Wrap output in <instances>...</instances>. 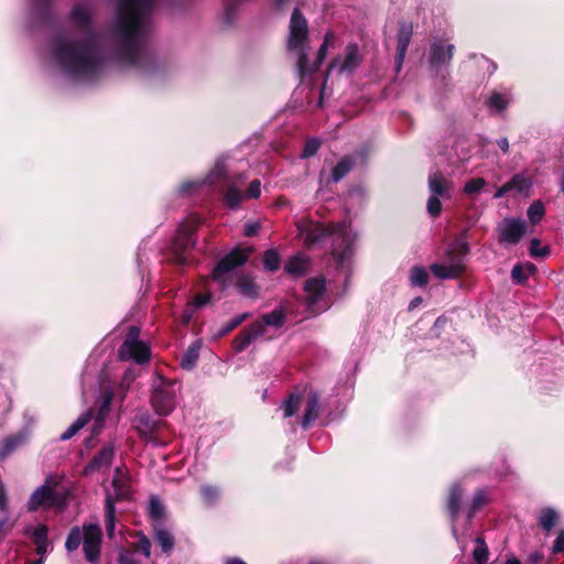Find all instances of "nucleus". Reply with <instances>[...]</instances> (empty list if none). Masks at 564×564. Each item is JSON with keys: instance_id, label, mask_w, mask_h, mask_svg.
Returning a JSON list of instances; mask_svg holds the SVG:
<instances>
[{"instance_id": "obj_1", "label": "nucleus", "mask_w": 564, "mask_h": 564, "mask_svg": "<svg viewBox=\"0 0 564 564\" xmlns=\"http://www.w3.org/2000/svg\"><path fill=\"white\" fill-rule=\"evenodd\" d=\"M117 29L124 50L134 63L139 42L150 25V18L161 0H118Z\"/></svg>"}, {"instance_id": "obj_2", "label": "nucleus", "mask_w": 564, "mask_h": 564, "mask_svg": "<svg viewBox=\"0 0 564 564\" xmlns=\"http://www.w3.org/2000/svg\"><path fill=\"white\" fill-rule=\"evenodd\" d=\"M307 32L308 29L305 18L301 14L299 9H295L292 13L290 22L288 48L289 51L296 52L299 55L297 68L301 76H304L306 73L315 72L324 62L327 54V50L335 48L337 41L335 34L328 32L325 35L324 42L318 50L316 62L314 63V65L308 66L306 58Z\"/></svg>"}, {"instance_id": "obj_3", "label": "nucleus", "mask_w": 564, "mask_h": 564, "mask_svg": "<svg viewBox=\"0 0 564 564\" xmlns=\"http://www.w3.org/2000/svg\"><path fill=\"white\" fill-rule=\"evenodd\" d=\"M54 56L67 72L85 78L96 74L101 65L99 55L90 41L82 44L58 41L54 48Z\"/></svg>"}, {"instance_id": "obj_4", "label": "nucleus", "mask_w": 564, "mask_h": 564, "mask_svg": "<svg viewBox=\"0 0 564 564\" xmlns=\"http://www.w3.org/2000/svg\"><path fill=\"white\" fill-rule=\"evenodd\" d=\"M299 236L303 238L307 246L319 242L325 237L332 238L333 256L337 258L340 264L349 256L354 237L350 235L345 223L332 224L325 226L313 221H303L297 225Z\"/></svg>"}, {"instance_id": "obj_5", "label": "nucleus", "mask_w": 564, "mask_h": 564, "mask_svg": "<svg viewBox=\"0 0 564 564\" xmlns=\"http://www.w3.org/2000/svg\"><path fill=\"white\" fill-rule=\"evenodd\" d=\"M101 529L97 523H84L82 528L70 530L65 546L68 551H75L83 543L85 557L88 562H96L101 547Z\"/></svg>"}, {"instance_id": "obj_6", "label": "nucleus", "mask_w": 564, "mask_h": 564, "mask_svg": "<svg viewBox=\"0 0 564 564\" xmlns=\"http://www.w3.org/2000/svg\"><path fill=\"white\" fill-rule=\"evenodd\" d=\"M251 253L250 248H237L221 259L213 270L212 279L221 290L230 286L236 278V268L242 265Z\"/></svg>"}, {"instance_id": "obj_7", "label": "nucleus", "mask_w": 564, "mask_h": 564, "mask_svg": "<svg viewBox=\"0 0 564 564\" xmlns=\"http://www.w3.org/2000/svg\"><path fill=\"white\" fill-rule=\"evenodd\" d=\"M454 188L453 181L443 174L435 172L429 176V191L431 196L427 200V212L431 216L436 217L442 210L441 198L449 199Z\"/></svg>"}, {"instance_id": "obj_8", "label": "nucleus", "mask_w": 564, "mask_h": 564, "mask_svg": "<svg viewBox=\"0 0 564 564\" xmlns=\"http://www.w3.org/2000/svg\"><path fill=\"white\" fill-rule=\"evenodd\" d=\"M140 328L132 326L129 328L128 335L119 349L121 359H132L138 364H144L150 360L149 346L139 340Z\"/></svg>"}, {"instance_id": "obj_9", "label": "nucleus", "mask_w": 564, "mask_h": 564, "mask_svg": "<svg viewBox=\"0 0 564 564\" xmlns=\"http://www.w3.org/2000/svg\"><path fill=\"white\" fill-rule=\"evenodd\" d=\"M198 225H199V217L192 216L185 223H183L177 229V234L173 241V251H174L175 256L177 257V261L182 264L185 263V259L182 256V253L185 252L186 250L193 248L195 245L193 235H194L196 228L198 227Z\"/></svg>"}, {"instance_id": "obj_10", "label": "nucleus", "mask_w": 564, "mask_h": 564, "mask_svg": "<svg viewBox=\"0 0 564 564\" xmlns=\"http://www.w3.org/2000/svg\"><path fill=\"white\" fill-rule=\"evenodd\" d=\"M151 402L156 413L161 415L169 414L175 405L174 384L160 379L159 386L153 390Z\"/></svg>"}, {"instance_id": "obj_11", "label": "nucleus", "mask_w": 564, "mask_h": 564, "mask_svg": "<svg viewBox=\"0 0 564 564\" xmlns=\"http://www.w3.org/2000/svg\"><path fill=\"white\" fill-rule=\"evenodd\" d=\"M361 55L357 44H349L343 55L334 58L328 65V74L336 70L339 74H351L360 64Z\"/></svg>"}, {"instance_id": "obj_12", "label": "nucleus", "mask_w": 564, "mask_h": 564, "mask_svg": "<svg viewBox=\"0 0 564 564\" xmlns=\"http://www.w3.org/2000/svg\"><path fill=\"white\" fill-rule=\"evenodd\" d=\"M527 225L519 218H505L497 227L498 241L503 245H517L525 234Z\"/></svg>"}, {"instance_id": "obj_13", "label": "nucleus", "mask_w": 564, "mask_h": 564, "mask_svg": "<svg viewBox=\"0 0 564 564\" xmlns=\"http://www.w3.org/2000/svg\"><path fill=\"white\" fill-rule=\"evenodd\" d=\"M260 193H261L260 181L254 180L250 183L249 188L245 195H242L240 189L237 188L235 185L229 186L225 194V200L229 207L236 208L239 206L240 202L243 198H257L260 196Z\"/></svg>"}, {"instance_id": "obj_14", "label": "nucleus", "mask_w": 564, "mask_h": 564, "mask_svg": "<svg viewBox=\"0 0 564 564\" xmlns=\"http://www.w3.org/2000/svg\"><path fill=\"white\" fill-rule=\"evenodd\" d=\"M55 500L53 489L48 486H42L32 494L29 501V509L36 510L40 507H53L55 506Z\"/></svg>"}, {"instance_id": "obj_15", "label": "nucleus", "mask_w": 564, "mask_h": 564, "mask_svg": "<svg viewBox=\"0 0 564 564\" xmlns=\"http://www.w3.org/2000/svg\"><path fill=\"white\" fill-rule=\"evenodd\" d=\"M113 456V446L107 445L102 447V449L96 456H94L91 462L86 466L85 473L89 474L95 470L108 469L112 463Z\"/></svg>"}, {"instance_id": "obj_16", "label": "nucleus", "mask_w": 564, "mask_h": 564, "mask_svg": "<svg viewBox=\"0 0 564 564\" xmlns=\"http://www.w3.org/2000/svg\"><path fill=\"white\" fill-rule=\"evenodd\" d=\"M412 34H413L412 24L408 23V22H403L400 25V29L398 32L397 63L399 66H401V64L404 61Z\"/></svg>"}, {"instance_id": "obj_17", "label": "nucleus", "mask_w": 564, "mask_h": 564, "mask_svg": "<svg viewBox=\"0 0 564 564\" xmlns=\"http://www.w3.org/2000/svg\"><path fill=\"white\" fill-rule=\"evenodd\" d=\"M263 335V325L261 323H253L248 329L242 332L234 340V347L237 351H242L249 344Z\"/></svg>"}, {"instance_id": "obj_18", "label": "nucleus", "mask_w": 564, "mask_h": 564, "mask_svg": "<svg viewBox=\"0 0 564 564\" xmlns=\"http://www.w3.org/2000/svg\"><path fill=\"white\" fill-rule=\"evenodd\" d=\"M432 273L438 279H455L464 271V264L460 260H455L449 264H432Z\"/></svg>"}, {"instance_id": "obj_19", "label": "nucleus", "mask_w": 564, "mask_h": 564, "mask_svg": "<svg viewBox=\"0 0 564 564\" xmlns=\"http://www.w3.org/2000/svg\"><path fill=\"white\" fill-rule=\"evenodd\" d=\"M454 45L448 44L446 46L441 43H435L431 48V63L433 65H441L449 62L453 57Z\"/></svg>"}, {"instance_id": "obj_20", "label": "nucleus", "mask_w": 564, "mask_h": 564, "mask_svg": "<svg viewBox=\"0 0 564 564\" xmlns=\"http://www.w3.org/2000/svg\"><path fill=\"white\" fill-rule=\"evenodd\" d=\"M318 395L311 391L307 395L305 413L302 420L303 427H307L318 417Z\"/></svg>"}, {"instance_id": "obj_21", "label": "nucleus", "mask_w": 564, "mask_h": 564, "mask_svg": "<svg viewBox=\"0 0 564 564\" xmlns=\"http://www.w3.org/2000/svg\"><path fill=\"white\" fill-rule=\"evenodd\" d=\"M560 516L552 508H544L539 514V524L542 530L549 533L558 522Z\"/></svg>"}, {"instance_id": "obj_22", "label": "nucleus", "mask_w": 564, "mask_h": 564, "mask_svg": "<svg viewBox=\"0 0 564 564\" xmlns=\"http://www.w3.org/2000/svg\"><path fill=\"white\" fill-rule=\"evenodd\" d=\"M304 290L306 292V297L308 303L314 304L318 296L325 290V281L322 279H311L305 283Z\"/></svg>"}, {"instance_id": "obj_23", "label": "nucleus", "mask_w": 564, "mask_h": 564, "mask_svg": "<svg viewBox=\"0 0 564 564\" xmlns=\"http://www.w3.org/2000/svg\"><path fill=\"white\" fill-rule=\"evenodd\" d=\"M112 486L116 492L117 499H122L127 497L129 492L128 479L124 471L120 468H116Z\"/></svg>"}, {"instance_id": "obj_24", "label": "nucleus", "mask_w": 564, "mask_h": 564, "mask_svg": "<svg viewBox=\"0 0 564 564\" xmlns=\"http://www.w3.org/2000/svg\"><path fill=\"white\" fill-rule=\"evenodd\" d=\"M32 538L36 545L37 554L43 555L47 551V547H48L46 525H44V524L36 525L32 532Z\"/></svg>"}, {"instance_id": "obj_25", "label": "nucleus", "mask_w": 564, "mask_h": 564, "mask_svg": "<svg viewBox=\"0 0 564 564\" xmlns=\"http://www.w3.org/2000/svg\"><path fill=\"white\" fill-rule=\"evenodd\" d=\"M536 268L533 263L527 262L524 264H517L511 271V276L517 283H523L534 274Z\"/></svg>"}, {"instance_id": "obj_26", "label": "nucleus", "mask_w": 564, "mask_h": 564, "mask_svg": "<svg viewBox=\"0 0 564 564\" xmlns=\"http://www.w3.org/2000/svg\"><path fill=\"white\" fill-rule=\"evenodd\" d=\"M154 539L163 552H170L174 546L173 535L165 529L154 525Z\"/></svg>"}, {"instance_id": "obj_27", "label": "nucleus", "mask_w": 564, "mask_h": 564, "mask_svg": "<svg viewBox=\"0 0 564 564\" xmlns=\"http://www.w3.org/2000/svg\"><path fill=\"white\" fill-rule=\"evenodd\" d=\"M237 288L239 292L248 297L258 296V286L250 276L240 275L237 279Z\"/></svg>"}, {"instance_id": "obj_28", "label": "nucleus", "mask_w": 564, "mask_h": 564, "mask_svg": "<svg viewBox=\"0 0 564 564\" xmlns=\"http://www.w3.org/2000/svg\"><path fill=\"white\" fill-rule=\"evenodd\" d=\"M116 509L115 502L112 498L108 495L106 500V530L109 536L113 535L115 527H116Z\"/></svg>"}, {"instance_id": "obj_29", "label": "nucleus", "mask_w": 564, "mask_h": 564, "mask_svg": "<svg viewBox=\"0 0 564 564\" xmlns=\"http://www.w3.org/2000/svg\"><path fill=\"white\" fill-rule=\"evenodd\" d=\"M90 413L82 414L62 435L61 440L67 441L77 434L89 421Z\"/></svg>"}, {"instance_id": "obj_30", "label": "nucleus", "mask_w": 564, "mask_h": 564, "mask_svg": "<svg viewBox=\"0 0 564 564\" xmlns=\"http://www.w3.org/2000/svg\"><path fill=\"white\" fill-rule=\"evenodd\" d=\"M511 191H517L519 193L527 192L531 185L532 181L530 177L525 176L524 174H516L509 182H508Z\"/></svg>"}, {"instance_id": "obj_31", "label": "nucleus", "mask_w": 564, "mask_h": 564, "mask_svg": "<svg viewBox=\"0 0 564 564\" xmlns=\"http://www.w3.org/2000/svg\"><path fill=\"white\" fill-rule=\"evenodd\" d=\"M354 160L350 156L341 159L333 170V178L335 182L340 181L352 167Z\"/></svg>"}, {"instance_id": "obj_32", "label": "nucleus", "mask_w": 564, "mask_h": 564, "mask_svg": "<svg viewBox=\"0 0 564 564\" xmlns=\"http://www.w3.org/2000/svg\"><path fill=\"white\" fill-rule=\"evenodd\" d=\"M528 217L532 225L539 224L545 214L544 205L541 200H534L528 208Z\"/></svg>"}, {"instance_id": "obj_33", "label": "nucleus", "mask_w": 564, "mask_h": 564, "mask_svg": "<svg viewBox=\"0 0 564 564\" xmlns=\"http://www.w3.org/2000/svg\"><path fill=\"white\" fill-rule=\"evenodd\" d=\"M199 356V345L197 343L193 344L188 347V349L185 351L181 365L185 369H191L196 364Z\"/></svg>"}, {"instance_id": "obj_34", "label": "nucleus", "mask_w": 564, "mask_h": 564, "mask_svg": "<svg viewBox=\"0 0 564 564\" xmlns=\"http://www.w3.org/2000/svg\"><path fill=\"white\" fill-rule=\"evenodd\" d=\"M284 313L282 310H274L268 314L262 316V319L259 322L263 325V330L265 326H275L279 327L283 324Z\"/></svg>"}, {"instance_id": "obj_35", "label": "nucleus", "mask_w": 564, "mask_h": 564, "mask_svg": "<svg viewBox=\"0 0 564 564\" xmlns=\"http://www.w3.org/2000/svg\"><path fill=\"white\" fill-rule=\"evenodd\" d=\"M72 19L75 23L86 26L89 22V10L84 4L76 6L72 11Z\"/></svg>"}, {"instance_id": "obj_36", "label": "nucleus", "mask_w": 564, "mask_h": 564, "mask_svg": "<svg viewBox=\"0 0 564 564\" xmlns=\"http://www.w3.org/2000/svg\"><path fill=\"white\" fill-rule=\"evenodd\" d=\"M462 499V489L459 486L455 485L451 488L449 497H448V509L453 517L456 516L459 509V503Z\"/></svg>"}, {"instance_id": "obj_37", "label": "nucleus", "mask_w": 564, "mask_h": 564, "mask_svg": "<svg viewBox=\"0 0 564 564\" xmlns=\"http://www.w3.org/2000/svg\"><path fill=\"white\" fill-rule=\"evenodd\" d=\"M473 555L477 564H482L488 560V549L482 539H476Z\"/></svg>"}, {"instance_id": "obj_38", "label": "nucleus", "mask_w": 564, "mask_h": 564, "mask_svg": "<svg viewBox=\"0 0 564 564\" xmlns=\"http://www.w3.org/2000/svg\"><path fill=\"white\" fill-rule=\"evenodd\" d=\"M285 269L289 273L302 274L306 269V261L301 256H295L289 260Z\"/></svg>"}, {"instance_id": "obj_39", "label": "nucleus", "mask_w": 564, "mask_h": 564, "mask_svg": "<svg viewBox=\"0 0 564 564\" xmlns=\"http://www.w3.org/2000/svg\"><path fill=\"white\" fill-rule=\"evenodd\" d=\"M300 408V395L291 394L283 403L284 417L294 415Z\"/></svg>"}, {"instance_id": "obj_40", "label": "nucleus", "mask_w": 564, "mask_h": 564, "mask_svg": "<svg viewBox=\"0 0 564 564\" xmlns=\"http://www.w3.org/2000/svg\"><path fill=\"white\" fill-rule=\"evenodd\" d=\"M149 513L155 521L162 520L165 516V510L162 503L156 498H152L149 505Z\"/></svg>"}, {"instance_id": "obj_41", "label": "nucleus", "mask_w": 564, "mask_h": 564, "mask_svg": "<svg viewBox=\"0 0 564 564\" xmlns=\"http://www.w3.org/2000/svg\"><path fill=\"white\" fill-rule=\"evenodd\" d=\"M486 185V181L482 177H476L468 181L464 186V193L473 195L479 193Z\"/></svg>"}, {"instance_id": "obj_42", "label": "nucleus", "mask_w": 564, "mask_h": 564, "mask_svg": "<svg viewBox=\"0 0 564 564\" xmlns=\"http://www.w3.org/2000/svg\"><path fill=\"white\" fill-rule=\"evenodd\" d=\"M264 267L270 271H275L280 267V257L275 250H268L263 258Z\"/></svg>"}, {"instance_id": "obj_43", "label": "nucleus", "mask_w": 564, "mask_h": 564, "mask_svg": "<svg viewBox=\"0 0 564 564\" xmlns=\"http://www.w3.org/2000/svg\"><path fill=\"white\" fill-rule=\"evenodd\" d=\"M427 276L429 275H427V272L425 271V269L415 267L411 271L410 280L413 285L422 286V285L426 284Z\"/></svg>"}, {"instance_id": "obj_44", "label": "nucleus", "mask_w": 564, "mask_h": 564, "mask_svg": "<svg viewBox=\"0 0 564 564\" xmlns=\"http://www.w3.org/2000/svg\"><path fill=\"white\" fill-rule=\"evenodd\" d=\"M508 102L509 100L505 96L498 93H494L488 100V106L492 109L501 111L507 107Z\"/></svg>"}, {"instance_id": "obj_45", "label": "nucleus", "mask_w": 564, "mask_h": 564, "mask_svg": "<svg viewBox=\"0 0 564 564\" xmlns=\"http://www.w3.org/2000/svg\"><path fill=\"white\" fill-rule=\"evenodd\" d=\"M550 253V248L544 246L541 247V241L539 239H532L530 243V256L533 258L538 257H546Z\"/></svg>"}, {"instance_id": "obj_46", "label": "nucleus", "mask_w": 564, "mask_h": 564, "mask_svg": "<svg viewBox=\"0 0 564 564\" xmlns=\"http://www.w3.org/2000/svg\"><path fill=\"white\" fill-rule=\"evenodd\" d=\"M111 401H112V394L111 393H106L102 397V402L100 404V408H99V411H98V415H97V422L98 423H101L104 421V419L106 417V415L108 414Z\"/></svg>"}, {"instance_id": "obj_47", "label": "nucleus", "mask_w": 564, "mask_h": 564, "mask_svg": "<svg viewBox=\"0 0 564 564\" xmlns=\"http://www.w3.org/2000/svg\"><path fill=\"white\" fill-rule=\"evenodd\" d=\"M553 554L564 553V530H560L551 547Z\"/></svg>"}, {"instance_id": "obj_48", "label": "nucleus", "mask_w": 564, "mask_h": 564, "mask_svg": "<svg viewBox=\"0 0 564 564\" xmlns=\"http://www.w3.org/2000/svg\"><path fill=\"white\" fill-rule=\"evenodd\" d=\"M219 491L217 488L212 486H205L202 488V496L206 502L210 503L217 499Z\"/></svg>"}, {"instance_id": "obj_49", "label": "nucleus", "mask_w": 564, "mask_h": 564, "mask_svg": "<svg viewBox=\"0 0 564 564\" xmlns=\"http://www.w3.org/2000/svg\"><path fill=\"white\" fill-rule=\"evenodd\" d=\"M319 148V141L318 140H310L305 143L302 156L310 158L314 155Z\"/></svg>"}, {"instance_id": "obj_50", "label": "nucleus", "mask_w": 564, "mask_h": 564, "mask_svg": "<svg viewBox=\"0 0 564 564\" xmlns=\"http://www.w3.org/2000/svg\"><path fill=\"white\" fill-rule=\"evenodd\" d=\"M487 502V496L486 492L482 490L477 491V494L474 497L473 505H471V511L476 512L478 509H480L485 503Z\"/></svg>"}, {"instance_id": "obj_51", "label": "nucleus", "mask_w": 564, "mask_h": 564, "mask_svg": "<svg viewBox=\"0 0 564 564\" xmlns=\"http://www.w3.org/2000/svg\"><path fill=\"white\" fill-rule=\"evenodd\" d=\"M247 317H248L247 313L234 317L226 325V327L224 329V333H228V332L232 330L234 328L239 326Z\"/></svg>"}, {"instance_id": "obj_52", "label": "nucleus", "mask_w": 564, "mask_h": 564, "mask_svg": "<svg viewBox=\"0 0 564 564\" xmlns=\"http://www.w3.org/2000/svg\"><path fill=\"white\" fill-rule=\"evenodd\" d=\"M138 549L148 558L151 554V543H150L149 539L145 536H141L139 540Z\"/></svg>"}, {"instance_id": "obj_53", "label": "nucleus", "mask_w": 564, "mask_h": 564, "mask_svg": "<svg viewBox=\"0 0 564 564\" xmlns=\"http://www.w3.org/2000/svg\"><path fill=\"white\" fill-rule=\"evenodd\" d=\"M210 301V293L207 292L205 294H197L192 303V306L194 307H202L206 305Z\"/></svg>"}, {"instance_id": "obj_54", "label": "nucleus", "mask_w": 564, "mask_h": 564, "mask_svg": "<svg viewBox=\"0 0 564 564\" xmlns=\"http://www.w3.org/2000/svg\"><path fill=\"white\" fill-rule=\"evenodd\" d=\"M0 511L2 513H7L8 512L7 494H6V489H4V487H3L1 481H0Z\"/></svg>"}, {"instance_id": "obj_55", "label": "nucleus", "mask_w": 564, "mask_h": 564, "mask_svg": "<svg viewBox=\"0 0 564 564\" xmlns=\"http://www.w3.org/2000/svg\"><path fill=\"white\" fill-rule=\"evenodd\" d=\"M510 191H511V189H510V186H509V184H508V182H507L506 184H503L502 186H500V187L496 191V193H495L494 197H495V198H501V197H503L507 193H509Z\"/></svg>"}, {"instance_id": "obj_56", "label": "nucleus", "mask_w": 564, "mask_h": 564, "mask_svg": "<svg viewBox=\"0 0 564 564\" xmlns=\"http://www.w3.org/2000/svg\"><path fill=\"white\" fill-rule=\"evenodd\" d=\"M21 442V438L19 437H11L6 441V453L10 452L12 448H14L19 443Z\"/></svg>"}, {"instance_id": "obj_57", "label": "nucleus", "mask_w": 564, "mask_h": 564, "mask_svg": "<svg viewBox=\"0 0 564 564\" xmlns=\"http://www.w3.org/2000/svg\"><path fill=\"white\" fill-rule=\"evenodd\" d=\"M225 170L220 162H218L215 166V169L212 172V177H220L224 174Z\"/></svg>"}, {"instance_id": "obj_58", "label": "nucleus", "mask_w": 564, "mask_h": 564, "mask_svg": "<svg viewBox=\"0 0 564 564\" xmlns=\"http://www.w3.org/2000/svg\"><path fill=\"white\" fill-rule=\"evenodd\" d=\"M259 226L257 224H250L246 227V236H253L257 234Z\"/></svg>"}, {"instance_id": "obj_59", "label": "nucleus", "mask_w": 564, "mask_h": 564, "mask_svg": "<svg viewBox=\"0 0 564 564\" xmlns=\"http://www.w3.org/2000/svg\"><path fill=\"white\" fill-rule=\"evenodd\" d=\"M455 248L459 253H467L468 252V245L465 241H459L456 243Z\"/></svg>"}, {"instance_id": "obj_60", "label": "nucleus", "mask_w": 564, "mask_h": 564, "mask_svg": "<svg viewBox=\"0 0 564 564\" xmlns=\"http://www.w3.org/2000/svg\"><path fill=\"white\" fill-rule=\"evenodd\" d=\"M497 143H498L499 148H500L505 153H507V152H508V150H509V142H508V140H507L506 138H502V139L498 140V142H497Z\"/></svg>"}, {"instance_id": "obj_61", "label": "nucleus", "mask_w": 564, "mask_h": 564, "mask_svg": "<svg viewBox=\"0 0 564 564\" xmlns=\"http://www.w3.org/2000/svg\"><path fill=\"white\" fill-rule=\"evenodd\" d=\"M192 314H193V308L192 307H188L185 312H184V315H183V322L184 323H188L192 318Z\"/></svg>"}, {"instance_id": "obj_62", "label": "nucleus", "mask_w": 564, "mask_h": 564, "mask_svg": "<svg viewBox=\"0 0 564 564\" xmlns=\"http://www.w3.org/2000/svg\"><path fill=\"white\" fill-rule=\"evenodd\" d=\"M227 564H245L241 560L232 558L227 562Z\"/></svg>"}, {"instance_id": "obj_63", "label": "nucleus", "mask_w": 564, "mask_h": 564, "mask_svg": "<svg viewBox=\"0 0 564 564\" xmlns=\"http://www.w3.org/2000/svg\"><path fill=\"white\" fill-rule=\"evenodd\" d=\"M421 301H422V300H421V297H416V299H414V300L411 302L410 307H414V306H416L419 303H421Z\"/></svg>"}, {"instance_id": "obj_64", "label": "nucleus", "mask_w": 564, "mask_h": 564, "mask_svg": "<svg viewBox=\"0 0 564 564\" xmlns=\"http://www.w3.org/2000/svg\"><path fill=\"white\" fill-rule=\"evenodd\" d=\"M506 564H520L517 560H508Z\"/></svg>"}]
</instances>
